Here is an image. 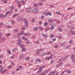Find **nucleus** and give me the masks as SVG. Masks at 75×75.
I'll return each mask as SVG.
<instances>
[{
    "mask_svg": "<svg viewBox=\"0 0 75 75\" xmlns=\"http://www.w3.org/2000/svg\"><path fill=\"white\" fill-rule=\"evenodd\" d=\"M16 3L18 5L20 4V2L19 1H16Z\"/></svg>",
    "mask_w": 75,
    "mask_h": 75,
    "instance_id": "42",
    "label": "nucleus"
},
{
    "mask_svg": "<svg viewBox=\"0 0 75 75\" xmlns=\"http://www.w3.org/2000/svg\"><path fill=\"white\" fill-rule=\"evenodd\" d=\"M50 54H51V52H48L47 53H46V55H49Z\"/></svg>",
    "mask_w": 75,
    "mask_h": 75,
    "instance_id": "36",
    "label": "nucleus"
},
{
    "mask_svg": "<svg viewBox=\"0 0 75 75\" xmlns=\"http://www.w3.org/2000/svg\"><path fill=\"white\" fill-rule=\"evenodd\" d=\"M7 51L8 53H9V54H11V52L10 50H7Z\"/></svg>",
    "mask_w": 75,
    "mask_h": 75,
    "instance_id": "46",
    "label": "nucleus"
},
{
    "mask_svg": "<svg viewBox=\"0 0 75 75\" xmlns=\"http://www.w3.org/2000/svg\"><path fill=\"white\" fill-rule=\"evenodd\" d=\"M57 38H59V39H61L62 38V36H58L57 35Z\"/></svg>",
    "mask_w": 75,
    "mask_h": 75,
    "instance_id": "21",
    "label": "nucleus"
},
{
    "mask_svg": "<svg viewBox=\"0 0 75 75\" xmlns=\"http://www.w3.org/2000/svg\"><path fill=\"white\" fill-rule=\"evenodd\" d=\"M19 45V46L21 47H24V46H25V45H21V44Z\"/></svg>",
    "mask_w": 75,
    "mask_h": 75,
    "instance_id": "28",
    "label": "nucleus"
},
{
    "mask_svg": "<svg viewBox=\"0 0 75 75\" xmlns=\"http://www.w3.org/2000/svg\"><path fill=\"white\" fill-rule=\"evenodd\" d=\"M43 13L44 14H45V16H47V15H49V16H50L52 15V13L51 12L49 13V12L48 11H47L45 12H44Z\"/></svg>",
    "mask_w": 75,
    "mask_h": 75,
    "instance_id": "1",
    "label": "nucleus"
},
{
    "mask_svg": "<svg viewBox=\"0 0 75 75\" xmlns=\"http://www.w3.org/2000/svg\"><path fill=\"white\" fill-rule=\"evenodd\" d=\"M52 41H55L56 40V39L55 38H53L52 39Z\"/></svg>",
    "mask_w": 75,
    "mask_h": 75,
    "instance_id": "51",
    "label": "nucleus"
},
{
    "mask_svg": "<svg viewBox=\"0 0 75 75\" xmlns=\"http://www.w3.org/2000/svg\"><path fill=\"white\" fill-rule=\"evenodd\" d=\"M61 64H59L56 65V67H60L61 66Z\"/></svg>",
    "mask_w": 75,
    "mask_h": 75,
    "instance_id": "55",
    "label": "nucleus"
},
{
    "mask_svg": "<svg viewBox=\"0 0 75 75\" xmlns=\"http://www.w3.org/2000/svg\"><path fill=\"white\" fill-rule=\"evenodd\" d=\"M24 31H22L21 32V33H20L21 34V35H24Z\"/></svg>",
    "mask_w": 75,
    "mask_h": 75,
    "instance_id": "44",
    "label": "nucleus"
},
{
    "mask_svg": "<svg viewBox=\"0 0 75 75\" xmlns=\"http://www.w3.org/2000/svg\"><path fill=\"white\" fill-rule=\"evenodd\" d=\"M74 14V13H72L71 15L70 16V17H72L73 16V15Z\"/></svg>",
    "mask_w": 75,
    "mask_h": 75,
    "instance_id": "63",
    "label": "nucleus"
},
{
    "mask_svg": "<svg viewBox=\"0 0 75 75\" xmlns=\"http://www.w3.org/2000/svg\"><path fill=\"white\" fill-rule=\"evenodd\" d=\"M24 35L25 36H30V34L27 33H25L24 34Z\"/></svg>",
    "mask_w": 75,
    "mask_h": 75,
    "instance_id": "19",
    "label": "nucleus"
},
{
    "mask_svg": "<svg viewBox=\"0 0 75 75\" xmlns=\"http://www.w3.org/2000/svg\"><path fill=\"white\" fill-rule=\"evenodd\" d=\"M10 22L12 24H15V22L13 21H10Z\"/></svg>",
    "mask_w": 75,
    "mask_h": 75,
    "instance_id": "22",
    "label": "nucleus"
},
{
    "mask_svg": "<svg viewBox=\"0 0 75 75\" xmlns=\"http://www.w3.org/2000/svg\"><path fill=\"white\" fill-rule=\"evenodd\" d=\"M54 21V20H52V19H49L48 20V21L49 22H53V21Z\"/></svg>",
    "mask_w": 75,
    "mask_h": 75,
    "instance_id": "24",
    "label": "nucleus"
},
{
    "mask_svg": "<svg viewBox=\"0 0 75 75\" xmlns=\"http://www.w3.org/2000/svg\"><path fill=\"white\" fill-rule=\"evenodd\" d=\"M21 30H25V28H23L21 29Z\"/></svg>",
    "mask_w": 75,
    "mask_h": 75,
    "instance_id": "64",
    "label": "nucleus"
},
{
    "mask_svg": "<svg viewBox=\"0 0 75 75\" xmlns=\"http://www.w3.org/2000/svg\"><path fill=\"white\" fill-rule=\"evenodd\" d=\"M9 13V11H8L7 12H6V13H5V16H6V17H7V15H8V14H10V13Z\"/></svg>",
    "mask_w": 75,
    "mask_h": 75,
    "instance_id": "33",
    "label": "nucleus"
},
{
    "mask_svg": "<svg viewBox=\"0 0 75 75\" xmlns=\"http://www.w3.org/2000/svg\"><path fill=\"white\" fill-rule=\"evenodd\" d=\"M59 45L60 46H65V45H66V43L65 42H63V43H59Z\"/></svg>",
    "mask_w": 75,
    "mask_h": 75,
    "instance_id": "10",
    "label": "nucleus"
},
{
    "mask_svg": "<svg viewBox=\"0 0 75 75\" xmlns=\"http://www.w3.org/2000/svg\"><path fill=\"white\" fill-rule=\"evenodd\" d=\"M26 0L24 1V0H23L21 1V3H22L23 5H24L25 4V3L26 2Z\"/></svg>",
    "mask_w": 75,
    "mask_h": 75,
    "instance_id": "9",
    "label": "nucleus"
},
{
    "mask_svg": "<svg viewBox=\"0 0 75 75\" xmlns=\"http://www.w3.org/2000/svg\"><path fill=\"white\" fill-rule=\"evenodd\" d=\"M44 17V16H41V19H43Z\"/></svg>",
    "mask_w": 75,
    "mask_h": 75,
    "instance_id": "60",
    "label": "nucleus"
},
{
    "mask_svg": "<svg viewBox=\"0 0 75 75\" xmlns=\"http://www.w3.org/2000/svg\"><path fill=\"white\" fill-rule=\"evenodd\" d=\"M33 11L34 13H38L39 10L38 9L35 8L33 10Z\"/></svg>",
    "mask_w": 75,
    "mask_h": 75,
    "instance_id": "4",
    "label": "nucleus"
},
{
    "mask_svg": "<svg viewBox=\"0 0 75 75\" xmlns=\"http://www.w3.org/2000/svg\"><path fill=\"white\" fill-rule=\"evenodd\" d=\"M75 58V55L74 54H72L70 57V58L71 59H73Z\"/></svg>",
    "mask_w": 75,
    "mask_h": 75,
    "instance_id": "17",
    "label": "nucleus"
},
{
    "mask_svg": "<svg viewBox=\"0 0 75 75\" xmlns=\"http://www.w3.org/2000/svg\"><path fill=\"white\" fill-rule=\"evenodd\" d=\"M17 20L18 21H20L21 20V17H18L17 18Z\"/></svg>",
    "mask_w": 75,
    "mask_h": 75,
    "instance_id": "8",
    "label": "nucleus"
},
{
    "mask_svg": "<svg viewBox=\"0 0 75 75\" xmlns=\"http://www.w3.org/2000/svg\"><path fill=\"white\" fill-rule=\"evenodd\" d=\"M17 42L18 43H17V45H20V44H21L22 43V41L21 39L18 38L17 40Z\"/></svg>",
    "mask_w": 75,
    "mask_h": 75,
    "instance_id": "3",
    "label": "nucleus"
},
{
    "mask_svg": "<svg viewBox=\"0 0 75 75\" xmlns=\"http://www.w3.org/2000/svg\"><path fill=\"white\" fill-rule=\"evenodd\" d=\"M13 8H14V6H12L10 8V9L12 10V9H13Z\"/></svg>",
    "mask_w": 75,
    "mask_h": 75,
    "instance_id": "50",
    "label": "nucleus"
},
{
    "mask_svg": "<svg viewBox=\"0 0 75 75\" xmlns=\"http://www.w3.org/2000/svg\"><path fill=\"white\" fill-rule=\"evenodd\" d=\"M20 58H24V55L22 54L20 56Z\"/></svg>",
    "mask_w": 75,
    "mask_h": 75,
    "instance_id": "37",
    "label": "nucleus"
},
{
    "mask_svg": "<svg viewBox=\"0 0 75 75\" xmlns=\"http://www.w3.org/2000/svg\"><path fill=\"white\" fill-rule=\"evenodd\" d=\"M6 16L3 15V14L2 15V16L1 17L2 18H6Z\"/></svg>",
    "mask_w": 75,
    "mask_h": 75,
    "instance_id": "20",
    "label": "nucleus"
},
{
    "mask_svg": "<svg viewBox=\"0 0 75 75\" xmlns=\"http://www.w3.org/2000/svg\"><path fill=\"white\" fill-rule=\"evenodd\" d=\"M17 48H15L14 49H12V51L13 52H14L15 51H17Z\"/></svg>",
    "mask_w": 75,
    "mask_h": 75,
    "instance_id": "25",
    "label": "nucleus"
},
{
    "mask_svg": "<svg viewBox=\"0 0 75 75\" xmlns=\"http://www.w3.org/2000/svg\"><path fill=\"white\" fill-rule=\"evenodd\" d=\"M34 30L35 31H38V28H34Z\"/></svg>",
    "mask_w": 75,
    "mask_h": 75,
    "instance_id": "41",
    "label": "nucleus"
},
{
    "mask_svg": "<svg viewBox=\"0 0 75 75\" xmlns=\"http://www.w3.org/2000/svg\"><path fill=\"white\" fill-rule=\"evenodd\" d=\"M24 23L25 24H28V22L26 20V19H25L24 20Z\"/></svg>",
    "mask_w": 75,
    "mask_h": 75,
    "instance_id": "14",
    "label": "nucleus"
},
{
    "mask_svg": "<svg viewBox=\"0 0 75 75\" xmlns=\"http://www.w3.org/2000/svg\"><path fill=\"white\" fill-rule=\"evenodd\" d=\"M51 57H45V60H50V59H51Z\"/></svg>",
    "mask_w": 75,
    "mask_h": 75,
    "instance_id": "7",
    "label": "nucleus"
},
{
    "mask_svg": "<svg viewBox=\"0 0 75 75\" xmlns=\"http://www.w3.org/2000/svg\"><path fill=\"white\" fill-rule=\"evenodd\" d=\"M18 67H19V68H21V69H23V67L21 66H18Z\"/></svg>",
    "mask_w": 75,
    "mask_h": 75,
    "instance_id": "56",
    "label": "nucleus"
},
{
    "mask_svg": "<svg viewBox=\"0 0 75 75\" xmlns=\"http://www.w3.org/2000/svg\"><path fill=\"white\" fill-rule=\"evenodd\" d=\"M47 55V53L46 52H44L42 53L40 55L41 56H44V55Z\"/></svg>",
    "mask_w": 75,
    "mask_h": 75,
    "instance_id": "13",
    "label": "nucleus"
},
{
    "mask_svg": "<svg viewBox=\"0 0 75 75\" xmlns=\"http://www.w3.org/2000/svg\"><path fill=\"white\" fill-rule=\"evenodd\" d=\"M69 43H70V44H71V43L73 42V41H72V40H70V41H69Z\"/></svg>",
    "mask_w": 75,
    "mask_h": 75,
    "instance_id": "54",
    "label": "nucleus"
},
{
    "mask_svg": "<svg viewBox=\"0 0 75 75\" xmlns=\"http://www.w3.org/2000/svg\"><path fill=\"white\" fill-rule=\"evenodd\" d=\"M10 35V33H8V34H6L5 35L6 36V37H8L9 35Z\"/></svg>",
    "mask_w": 75,
    "mask_h": 75,
    "instance_id": "45",
    "label": "nucleus"
},
{
    "mask_svg": "<svg viewBox=\"0 0 75 75\" xmlns=\"http://www.w3.org/2000/svg\"><path fill=\"white\" fill-rule=\"evenodd\" d=\"M7 28H12V26H7Z\"/></svg>",
    "mask_w": 75,
    "mask_h": 75,
    "instance_id": "57",
    "label": "nucleus"
},
{
    "mask_svg": "<svg viewBox=\"0 0 75 75\" xmlns=\"http://www.w3.org/2000/svg\"><path fill=\"white\" fill-rule=\"evenodd\" d=\"M35 21V19L34 18H33L31 20V22L33 23Z\"/></svg>",
    "mask_w": 75,
    "mask_h": 75,
    "instance_id": "23",
    "label": "nucleus"
},
{
    "mask_svg": "<svg viewBox=\"0 0 75 75\" xmlns=\"http://www.w3.org/2000/svg\"><path fill=\"white\" fill-rule=\"evenodd\" d=\"M71 34L72 35H75V33L74 32H72Z\"/></svg>",
    "mask_w": 75,
    "mask_h": 75,
    "instance_id": "62",
    "label": "nucleus"
},
{
    "mask_svg": "<svg viewBox=\"0 0 75 75\" xmlns=\"http://www.w3.org/2000/svg\"><path fill=\"white\" fill-rule=\"evenodd\" d=\"M6 40V39L4 38H0V42H4Z\"/></svg>",
    "mask_w": 75,
    "mask_h": 75,
    "instance_id": "6",
    "label": "nucleus"
},
{
    "mask_svg": "<svg viewBox=\"0 0 75 75\" xmlns=\"http://www.w3.org/2000/svg\"><path fill=\"white\" fill-rule=\"evenodd\" d=\"M42 69L41 68L37 72V74H40V72H42Z\"/></svg>",
    "mask_w": 75,
    "mask_h": 75,
    "instance_id": "12",
    "label": "nucleus"
},
{
    "mask_svg": "<svg viewBox=\"0 0 75 75\" xmlns=\"http://www.w3.org/2000/svg\"><path fill=\"white\" fill-rule=\"evenodd\" d=\"M18 14H16L13 15L12 16V17H13V18H14V17H16V16H17Z\"/></svg>",
    "mask_w": 75,
    "mask_h": 75,
    "instance_id": "34",
    "label": "nucleus"
},
{
    "mask_svg": "<svg viewBox=\"0 0 75 75\" xmlns=\"http://www.w3.org/2000/svg\"><path fill=\"white\" fill-rule=\"evenodd\" d=\"M50 75H54V72H51L49 74Z\"/></svg>",
    "mask_w": 75,
    "mask_h": 75,
    "instance_id": "26",
    "label": "nucleus"
},
{
    "mask_svg": "<svg viewBox=\"0 0 75 75\" xmlns=\"http://www.w3.org/2000/svg\"><path fill=\"white\" fill-rule=\"evenodd\" d=\"M18 29L16 28L14 30V33H17L18 31Z\"/></svg>",
    "mask_w": 75,
    "mask_h": 75,
    "instance_id": "11",
    "label": "nucleus"
},
{
    "mask_svg": "<svg viewBox=\"0 0 75 75\" xmlns=\"http://www.w3.org/2000/svg\"><path fill=\"white\" fill-rule=\"evenodd\" d=\"M20 34L21 33H18L17 34V36L18 38H20Z\"/></svg>",
    "mask_w": 75,
    "mask_h": 75,
    "instance_id": "29",
    "label": "nucleus"
},
{
    "mask_svg": "<svg viewBox=\"0 0 75 75\" xmlns=\"http://www.w3.org/2000/svg\"><path fill=\"white\" fill-rule=\"evenodd\" d=\"M58 28L59 31L60 32L62 31V29H61V28H59V27H58Z\"/></svg>",
    "mask_w": 75,
    "mask_h": 75,
    "instance_id": "31",
    "label": "nucleus"
},
{
    "mask_svg": "<svg viewBox=\"0 0 75 75\" xmlns=\"http://www.w3.org/2000/svg\"><path fill=\"white\" fill-rule=\"evenodd\" d=\"M71 47V45H69L67 46L66 47V48H69V47Z\"/></svg>",
    "mask_w": 75,
    "mask_h": 75,
    "instance_id": "48",
    "label": "nucleus"
},
{
    "mask_svg": "<svg viewBox=\"0 0 75 75\" xmlns=\"http://www.w3.org/2000/svg\"><path fill=\"white\" fill-rule=\"evenodd\" d=\"M11 67H12V65H10L8 67V69H10V68H11Z\"/></svg>",
    "mask_w": 75,
    "mask_h": 75,
    "instance_id": "47",
    "label": "nucleus"
},
{
    "mask_svg": "<svg viewBox=\"0 0 75 75\" xmlns=\"http://www.w3.org/2000/svg\"><path fill=\"white\" fill-rule=\"evenodd\" d=\"M26 51V49H25V47H23L22 48V51Z\"/></svg>",
    "mask_w": 75,
    "mask_h": 75,
    "instance_id": "30",
    "label": "nucleus"
},
{
    "mask_svg": "<svg viewBox=\"0 0 75 75\" xmlns=\"http://www.w3.org/2000/svg\"><path fill=\"white\" fill-rule=\"evenodd\" d=\"M54 60H52L50 62V63H51V64H52V63H54Z\"/></svg>",
    "mask_w": 75,
    "mask_h": 75,
    "instance_id": "39",
    "label": "nucleus"
},
{
    "mask_svg": "<svg viewBox=\"0 0 75 75\" xmlns=\"http://www.w3.org/2000/svg\"><path fill=\"white\" fill-rule=\"evenodd\" d=\"M7 71V69H4V70L3 71H1V74H4L5 72Z\"/></svg>",
    "mask_w": 75,
    "mask_h": 75,
    "instance_id": "15",
    "label": "nucleus"
},
{
    "mask_svg": "<svg viewBox=\"0 0 75 75\" xmlns=\"http://www.w3.org/2000/svg\"><path fill=\"white\" fill-rule=\"evenodd\" d=\"M25 11L26 12H28V13H31V12L33 11V9L30 8H28L26 9Z\"/></svg>",
    "mask_w": 75,
    "mask_h": 75,
    "instance_id": "2",
    "label": "nucleus"
},
{
    "mask_svg": "<svg viewBox=\"0 0 75 75\" xmlns=\"http://www.w3.org/2000/svg\"><path fill=\"white\" fill-rule=\"evenodd\" d=\"M47 66V65H45L41 67H40L39 69H40V68H45V67H46Z\"/></svg>",
    "mask_w": 75,
    "mask_h": 75,
    "instance_id": "35",
    "label": "nucleus"
},
{
    "mask_svg": "<svg viewBox=\"0 0 75 75\" xmlns=\"http://www.w3.org/2000/svg\"><path fill=\"white\" fill-rule=\"evenodd\" d=\"M56 14H58L59 15H61V13H60L59 12L56 11Z\"/></svg>",
    "mask_w": 75,
    "mask_h": 75,
    "instance_id": "32",
    "label": "nucleus"
},
{
    "mask_svg": "<svg viewBox=\"0 0 75 75\" xmlns=\"http://www.w3.org/2000/svg\"><path fill=\"white\" fill-rule=\"evenodd\" d=\"M7 0H6L4 1V4H6L7 3Z\"/></svg>",
    "mask_w": 75,
    "mask_h": 75,
    "instance_id": "58",
    "label": "nucleus"
},
{
    "mask_svg": "<svg viewBox=\"0 0 75 75\" xmlns=\"http://www.w3.org/2000/svg\"><path fill=\"white\" fill-rule=\"evenodd\" d=\"M54 35H50V37L51 38H52V37H54Z\"/></svg>",
    "mask_w": 75,
    "mask_h": 75,
    "instance_id": "61",
    "label": "nucleus"
},
{
    "mask_svg": "<svg viewBox=\"0 0 75 75\" xmlns=\"http://www.w3.org/2000/svg\"><path fill=\"white\" fill-rule=\"evenodd\" d=\"M11 11H9V14L10 13L11 14L13 13V10L12 9H10Z\"/></svg>",
    "mask_w": 75,
    "mask_h": 75,
    "instance_id": "49",
    "label": "nucleus"
},
{
    "mask_svg": "<svg viewBox=\"0 0 75 75\" xmlns=\"http://www.w3.org/2000/svg\"><path fill=\"white\" fill-rule=\"evenodd\" d=\"M65 58H61L59 59V62H58V63H59V62H62V61H65Z\"/></svg>",
    "mask_w": 75,
    "mask_h": 75,
    "instance_id": "5",
    "label": "nucleus"
},
{
    "mask_svg": "<svg viewBox=\"0 0 75 75\" xmlns=\"http://www.w3.org/2000/svg\"><path fill=\"white\" fill-rule=\"evenodd\" d=\"M0 69L1 68H3V69H4V67H3L2 66L0 65Z\"/></svg>",
    "mask_w": 75,
    "mask_h": 75,
    "instance_id": "59",
    "label": "nucleus"
},
{
    "mask_svg": "<svg viewBox=\"0 0 75 75\" xmlns=\"http://www.w3.org/2000/svg\"><path fill=\"white\" fill-rule=\"evenodd\" d=\"M35 61H36V62H41V60H40V59L39 58H36V59L35 60Z\"/></svg>",
    "mask_w": 75,
    "mask_h": 75,
    "instance_id": "16",
    "label": "nucleus"
},
{
    "mask_svg": "<svg viewBox=\"0 0 75 75\" xmlns=\"http://www.w3.org/2000/svg\"><path fill=\"white\" fill-rule=\"evenodd\" d=\"M54 54H52L50 55V57H51V59H52V57H53V56H54Z\"/></svg>",
    "mask_w": 75,
    "mask_h": 75,
    "instance_id": "53",
    "label": "nucleus"
},
{
    "mask_svg": "<svg viewBox=\"0 0 75 75\" xmlns=\"http://www.w3.org/2000/svg\"><path fill=\"white\" fill-rule=\"evenodd\" d=\"M44 25L45 27H47V26L48 24V23H44Z\"/></svg>",
    "mask_w": 75,
    "mask_h": 75,
    "instance_id": "27",
    "label": "nucleus"
},
{
    "mask_svg": "<svg viewBox=\"0 0 75 75\" xmlns=\"http://www.w3.org/2000/svg\"><path fill=\"white\" fill-rule=\"evenodd\" d=\"M69 56H70V55H68L66 56H65V57L64 58L65 59V58H68V57H69Z\"/></svg>",
    "mask_w": 75,
    "mask_h": 75,
    "instance_id": "52",
    "label": "nucleus"
},
{
    "mask_svg": "<svg viewBox=\"0 0 75 75\" xmlns=\"http://www.w3.org/2000/svg\"><path fill=\"white\" fill-rule=\"evenodd\" d=\"M67 73L68 74H71V70H69V71H67Z\"/></svg>",
    "mask_w": 75,
    "mask_h": 75,
    "instance_id": "40",
    "label": "nucleus"
},
{
    "mask_svg": "<svg viewBox=\"0 0 75 75\" xmlns=\"http://www.w3.org/2000/svg\"><path fill=\"white\" fill-rule=\"evenodd\" d=\"M54 28V26H52L50 28V29L51 30H53Z\"/></svg>",
    "mask_w": 75,
    "mask_h": 75,
    "instance_id": "38",
    "label": "nucleus"
},
{
    "mask_svg": "<svg viewBox=\"0 0 75 75\" xmlns=\"http://www.w3.org/2000/svg\"><path fill=\"white\" fill-rule=\"evenodd\" d=\"M70 28L71 30H74V29H75V27L73 26H71L70 27Z\"/></svg>",
    "mask_w": 75,
    "mask_h": 75,
    "instance_id": "43",
    "label": "nucleus"
},
{
    "mask_svg": "<svg viewBox=\"0 0 75 75\" xmlns=\"http://www.w3.org/2000/svg\"><path fill=\"white\" fill-rule=\"evenodd\" d=\"M30 57H27L25 58V60H27V61H28L30 60Z\"/></svg>",
    "mask_w": 75,
    "mask_h": 75,
    "instance_id": "18",
    "label": "nucleus"
}]
</instances>
